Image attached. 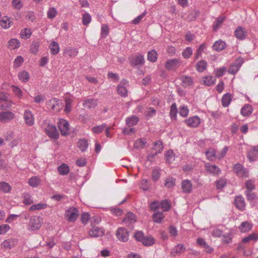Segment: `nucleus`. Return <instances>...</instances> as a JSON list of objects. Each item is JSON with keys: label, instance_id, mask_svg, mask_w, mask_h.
Masks as SVG:
<instances>
[{"label": "nucleus", "instance_id": "f257e3e1", "mask_svg": "<svg viewBox=\"0 0 258 258\" xmlns=\"http://www.w3.org/2000/svg\"><path fill=\"white\" fill-rule=\"evenodd\" d=\"M233 172L239 178H247L249 176L248 170L239 163L234 164L232 166Z\"/></svg>", "mask_w": 258, "mask_h": 258}, {"label": "nucleus", "instance_id": "f03ea898", "mask_svg": "<svg viewBox=\"0 0 258 258\" xmlns=\"http://www.w3.org/2000/svg\"><path fill=\"white\" fill-rule=\"evenodd\" d=\"M131 65L133 67H138L143 66L145 62L144 56L141 54L132 55L130 57Z\"/></svg>", "mask_w": 258, "mask_h": 258}, {"label": "nucleus", "instance_id": "7ed1b4c3", "mask_svg": "<svg viewBox=\"0 0 258 258\" xmlns=\"http://www.w3.org/2000/svg\"><path fill=\"white\" fill-rule=\"evenodd\" d=\"M42 218L40 216H34L32 217L29 222V226L32 230L39 229L42 225Z\"/></svg>", "mask_w": 258, "mask_h": 258}, {"label": "nucleus", "instance_id": "20e7f679", "mask_svg": "<svg viewBox=\"0 0 258 258\" xmlns=\"http://www.w3.org/2000/svg\"><path fill=\"white\" fill-rule=\"evenodd\" d=\"M65 215L69 222H74L79 216L78 210L76 208L71 207L66 211Z\"/></svg>", "mask_w": 258, "mask_h": 258}, {"label": "nucleus", "instance_id": "39448f33", "mask_svg": "<svg viewBox=\"0 0 258 258\" xmlns=\"http://www.w3.org/2000/svg\"><path fill=\"white\" fill-rule=\"evenodd\" d=\"M45 132L47 135L51 139L56 140L59 138V133L55 125L48 124L45 128Z\"/></svg>", "mask_w": 258, "mask_h": 258}, {"label": "nucleus", "instance_id": "423d86ee", "mask_svg": "<svg viewBox=\"0 0 258 258\" xmlns=\"http://www.w3.org/2000/svg\"><path fill=\"white\" fill-rule=\"evenodd\" d=\"M15 117V114L12 111H7L0 112V121L2 123L10 122Z\"/></svg>", "mask_w": 258, "mask_h": 258}, {"label": "nucleus", "instance_id": "0eeeda50", "mask_svg": "<svg viewBox=\"0 0 258 258\" xmlns=\"http://www.w3.org/2000/svg\"><path fill=\"white\" fill-rule=\"evenodd\" d=\"M57 126L62 136H67L69 134V123L67 120L63 119H60Z\"/></svg>", "mask_w": 258, "mask_h": 258}, {"label": "nucleus", "instance_id": "6e6552de", "mask_svg": "<svg viewBox=\"0 0 258 258\" xmlns=\"http://www.w3.org/2000/svg\"><path fill=\"white\" fill-rule=\"evenodd\" d=\"M118 239L123 242H126L128 239V232L125 228H119L116 232Z\"/></svg>", "mask_w": 258, "mask_h": 258}, {"label": "nucleus", "instance_id": "1a4fd4ad", "mask_svg": "<svg viewBox=\"0 0 258 258\" xmlns=\"http://www.w3.org/2000/svg\"><path fill=\"white\" fill-rule=\"evenodd\" d=\"M180 64L179 59L177 58L169 59L165 63V67L168 70H173L178 68Z\"/></svg>", "mask_w": 258, "mask_h": 258}, {"label": "nucleus", "instance_id": "9d476101", "mask_svg": "<svg viewBox=\"0 0 258 258\" xmlns=\"http://www.w3.org/2000/svg\"><path fill=\"white\" fill-rule=\"evenodd\" d=\"M185 122L189 127H196L200 124V119L197 116H195L185 120Z\"/></svg>", "mask_w": 258, "mask_h": 258}, {"label": "nucleus", "instance_id": "9b49d317", "mask_svg": "<svg viewBox=\"0 0 258 258\" xmlns=\"http://www.w3.org/2000/svg\"><path fill=\"white\" fill-rule=\"evenodd\" d=\"M24 118L26 123L29 126H32L34 123V118L31 111L26 110L24 113Z\"/></svg>", "mask_w": 258, "mask_h": 258}, {"label": "nucleus", "instance_id": "f8f14e48", "mask_svg": "<svg viewBox=\"0 0 258 258\" xmlns=\"http://www.w3.org/2000/svg\"><path fill=\"white\" fill-rule=\"evenodd\" d=\"M235 37L239 40H243L246 38L247 32L242 27L238 26L234 31Z\"/></svg>", "mask_w": 258, "mask_h": 258}, {"label": "nucleus", "instance_id": "ddd939ff", "mask_svg": "<svg viewBox=\"0 0 258 258\" xmlns=\"http://www.w3.org/2000/svg\"><path fill=\"white\" fill-rule=\"evenodd\" d=\"M89 234L91 237H98L102 236L104 234V231L101 228L97 226H92L89 231Z\"/></svg>", "mask_w": 258, "mask_h": 258}, {"label": "nucleus", "instance_id": "4468645a", "mask_svg": "<svg viewBox=\"0 0 258 258\" xmlns=\"http://www.w3.org/2000/svg\"><path fill=\"white\" fill-rule=\"evenodd\" d=\"M258 157V146H254L247 154V158L250 162L255 161Z\"/></svg>", "mask_w": 258, "mask_h": 258}, {"label": "nucleus", "instance_id": "2eb2a0df", "mask_svg": "<svg viewBox=\"0 0 258 258\" xmlns=\"http://www.w3.org/2000/svg\"><path fill=\"white\" fill-rule=\"evenodd\" d=\"M235 205L240 210H243L245 208V201L241 196H237L235 198Z\"/></svg>", "mask_w": 258, "mask_h": 258}, {"label": "nucleus", "instance_id": "dca6fc26", "mask_svg": "<svg viewBox=\"0 0 258 258\" xmlns=\"http://www.w3.org/2000/svg\"><path fill=\"white\" fill-rule=\"evenodd\" d=\"M97 105V100L94 98H89L85 100L83 102V106L89 109L94 108Z\"/></svg>", "mask_w": 258, "mask_h": 258}, {"label": "nucleus", "instance_id": "f3484780", "mask_svg": "<svg viewBox=\"0 0 258 258\" xmlns=\"http://www.w3.org/2000/svg\"><path fill=\"white\" fill-rule=\"evenodd\" d=\"M163 149V145L162 141L159 140L154 143L153 147L151 149V151L154 152L157 155L162 152Z\"/></svg>", "mask_w": 258, "mask_h": 258}, {"label": "nucleus", "instance_id": "a211bd4d", "mask_svg": "<svg viewBox=\"0 0 258 258\" xmlns=\"http://www.w3.org/2000/svg\"><path fill=\"white\" fill-rule=\"evenodd\" d=\"M252 227V223L248 221H244L241 223L238 227V229L241 232H248L251 229Z\"/></svg>", "mask_w": 258, "mask_h": 258}, {"label": "nucleus", "instance_id": "6ab92c4d", "mask_svg": "<svg viewBox=\"0 0 258 258\" xmlns=\"http://www.w3.org/2000/svg\"><path fill=\"white\" fill-rule=\"evenodd\" d=\"M205 168L207 171L213 174H218L221 172L220 169L218 166L210 163H206L205 164Z\"/></svg>", "mask_w": 258, "mask_h": 258}, {"label": "nucleus", "instance_id": "aec40b11", "mask_svg": "<svg viewBox=\"0 0 258 258\" xmlns=\"http://www.w3.org/2000/svg\"><path fill=\"white\" fill-rule=\"evenodd\" d=\"M181 188L183 192L190 193L192 189V184L190 181L187 179L183 180L181 183Z\"/></svg>", "mask_w": 258, "mask_h": 258}, {"label": "nucleus", "instance_id": "412c9836", "mask_svg": "<svg viewBox=\"0 0 258 258\" xmlns=\"http://www.w3.org/2000/svg\"><path fill=\"white\" fill-rule=\"evenodd\" d=\"M245 195L246 196L247 200L249 201L253 205L257 203V197L254 192L249 191L248 190H245Z\"/></svg>", "mask_w": 258, "mask_h": 258}, {"label": "nucleus", "instance_id": "4be33fe9", "mask_svg": "<svg viewBox=\"0 0 258 258\" xmlns=\"http://www.w3.org/2000/svg\"><path fill=\"white\" fill-rule=\"evenodd\" d=\"M181 85L184 87L190 86L193 84V80L191 77L187 76H182L180 77Z\"/></svg>", "mask_w": 258, "mask_h": 258}, {"label": "nucleus", "instance_id": "5701e85b", "mask_svg": "<svg viewBox=\"0 0 258 258\" xmlns=\"http://www.w3.org/2000/svg\"><path fill=\"white\" fill-rule=\"evenodd\" d=\"M197 243L202 247L205 248L207 253H211L213 250V248H211L206 243L205 239L202 238L200 237L198 238Z\"/></svg>", "mask_w": 258, "mask_h": 258}, {"label": "nucleus", "instance_id": "b1692460", "mask_svg": "<svg viewBox=\"0 0 258 258\" xmlns=\"http://www.w3.org/2000/svg\"><path fill=\"white\" fill-rule=\"evenodd\" d=\"M253 111L252 106L249 104H245L241 109V114L244 116L251 115Z\"/></svg>", "mask_w": 258, "mask_h": 258}, {"label": "nucleus", "instance_id": "393cba45", "mask_svg": "<svg viewBox=\"0 0 258 258\" xmlns=\"http://www.w3.org/2000/svg\"><path fill=\"white\" fill-rule=\"evenodd\" d=\"M226 46V44L224 41L219 40L214 43L213 48L217 51H220L224 49Z\"/></svg>", "mask_w": 258, "mask_h": 258}, {"label": "nucleus", "instance_id": "a878e982", "mask_svg": "<svg viewBox=\"0 0 258 258\" xmlns=\"http://www.w3.org/2000/svg\"><path fill=\"white\" fill-rule=\"evenodd\" d=\"M185 250V247L182 244H178L172 249L171 253L172 255L175 256L178 254L183 253Z\"/></svg>", "mask_w": 258, "mask_h": 258}, {"label": "nucleus", "instance_id": "bb28decb", "mask_svg": "<svg viewBox=\"0 0 258 258\" xmlns=\"http://www.w3.org/2000/svg\"><path fill=\"white\" fill-rule=\"evenodd\" d=\"M18 77L19 80L22 82L24 83L28 82L30 78L29 73L25 71H22L19 72L18 74Z\"/></svg>", "mask_w": 258, "mask_h": 258}, {"label": "nucleus", "instance_id": "cd10ccee", "mask_svg": "<svg viewBox=\"0 0 258 258\" xmlns=\"http://www.w3.org/2000/svg\"><path fill=\"white\" fill-rule=\"evenodd\" d=\"M222 104L224 107H227L231 101V95L230 93H226L222 98Z\"/></svg>", "mask_w": 258, "mask_h": 258}, {"label": "nucleus", "instance_id": "c85d7f7f", "mask_svg": "<svg viewBox=\"0 0 258 258\" xmlns=\"http://www.w3.org/2000/svg\"><path fill=\"white\" fill-rule=\"evenodd\" d=\"M12 189L11 186L7 182L2 181L0 182V191L4 193L10 192Z\"/></svg>", "mask_w": 258, "mask_h": 258}, {"label": "nucleus", "instance_id": "c756f323", "mask_svg": "<svg viewBox=\"0 0 258 258\" xmlns=\"http://www.w3.org/2000/svg\"><path fill=\"white\" fill-rule=\"evenodd\" d=\"M49 48L51 53L53 55L57 54L59 51L58 44L55 41H53L50 44Z\"/></svg>", "mask_w": 258, "mask_h": 258}, {"label": "nucleus", "instance_id": "7c9ffc66", "mask_svg": "<svg viewBox=\"0 0 258 258\" xmlns=\"http://www.w3.org/2000/svg\"><path fill=\"white\" fill-rule=\"evenodd\" d=\"M147 142L145 139H139L136 141L134 143V148L143 149L146 144Z\"/></svg>", "mask_w": 258, "mask_h": 258}, {"label": "nucleus", "instance_id": "2f4dec72", "mask_svg": "<svg viewBox=\"0 0 258 258\" xmlns=\"http://www.w3.org/2000/svg\"><path fill=\"white\" fill-rule=\"evenodd\" d=\"M73 102V98L72 97H66L65 98V103L66 106L64 108V111L68 113L70 112L72 108V104Z\"/></svg>", "mask_w": 258, "mask_h": 258}, {"label": "nucleus", "instance_id": "473e14b6", "mask_svg": "<svg viewBox=\"0 0 258 258\" xmlns=\"http://www.w3.org/2000/svg\"><path fill=\"white\" fill-rule=\"evenodd\" d=\"M258 239V234L252 233L248 235L247 237L242 239V241L243 243L249 242L251 240L256 241Z\"/></svg>", "mask_w": 258, "mask_h": 258}, {"label": "nucleus", "instance_id": "72a5a7b5", "mask_svg": "<svg viewBox=\"0 0 258 258\" xmlns=\"http://www.w3.org/2000/svg\"><path fill=\"white\" fill-rule=\"evenodd\" d=\"M155 239L152 236H145L142 243L146 246H150L155 243Z\"/></svg>", "mask_w": 258, "mask_h": 258}, {"label": "nucleus", "instance_id": "f704fd0d", "mask_svg": "<svg viewBox=\"0 0 258 258\" xmlns=\"http://www.w3.org/2000/svg\"><path fill=\"white\" fill-rule=\"evenodd\" d=\"M160 207L163 209V211L167 212L170 210L171 204L168 200H164L160 203Z\"/></svg>", "mask_w": 258, "mask_h": 258}, {"label": "nucleus", "instance_id": "c9c22d12", "mask_svg": "<svg viewBox=\"0 0 258 258\" xmlns=\"http://www.w3.org/2000/svg\"><path fill=\"white\" fill-rule=\"evenodd\" d=\"M216 79H213V77L211 76H206L203 78V83L205 85L210 86L215 84Z\"/></svg>", "mask_w": 258, "mask_h": 258}, {"label": "nucleus", "instance_id": "e433bc0d", "mask_svg": "<svg viewBox=\"0 0 258 258\" xmlns=\"http://www.w3.org/2000/svg\"><path fill=\"white\" fill-rule=\"evenodd\" d=\"M207 63L205 60H200L196 64V69L199 72H204L207 68Z\"/></svg>", "mask_w": 258, "mask_h": 258}, {"label": "nucleus", "instance_id": "4c0bfd02", "mask_svg": "<svg viewBox=\"0 0 258 258\" xmlns=\"http://www.w3.org/2000/svg\"><path fill=\"white\" fill-rule=\"evenodd\" d=\"M40 179L37 176H33L30 178L28 181L29 185L32 187H37L40 183Z\"/></svg>", "mask_w": 258, "mask_h": 258}, {"label": "nucleus", "instance_id": "58836bf2", "mask_svg": "<svg viewBox=\"0 0 258 258\" xmlns=\"http://www.w3.org/2000/svg\"><path fill=\"white\" fill-rule=\"evenodd\" d=\"M139 121V118L136 116H132L126 119V123L128 126L136 125Z\"/></svg>", "mask_w": 258, "mask_h": 258}, {"label": "nucleus", "instance_id": "ea45409f", "mask_svg": "<svg viewBox=\"0 0 258 258\" xmlns=\"http://www.w3.org/2000/svg\"><path fill=\"white\" fill-rule=\"evenodd\" d=\"M70 171L69 166L65 164H62L58 167V171L60 175H67Z\"/></svg>", "mask_w": 258, "mask_h": 258}, {"label": "nucleus", "instance_id": "a19ab883", "mask_svg": "<svg viewBox=\"0 0 258 258\" xmlns=\"http://www.w3.org/2000/svg\"><path fill=\"white\" fill-rule=\"evenodd\" d=\"M136 216L132 212H128L123 219V222H129L130 223H134L136 221Z\"/></svg>", "mask_w": 258, "mask_h": 258}, {"label": "nucleus", "instance_id": "79ce46f5", "mask_svg": "<svg viewBox=\"0 0 258 258\" xmlns=\"http://www.w3.org/2000/svg\"><path fill=\"white\" fill-rule=\"evenodd\" d=\"M78 147L82 152H84L88 147L87 141L85 139H80Z\"/></svg>", "mask_w": 258, "mask_h": 258}, {"label": "nucleus", "instance_id": "37998d69", "mask_svg": "<svg viewBox=\"0 0 258 258\" xmlns=\"http://www.w3.org/2000/svg\"><path fill=\"white\" fill-rule=\"evenodd\" d=\"M20 42L17 39H12L9 41V47L12 49H16L19 47Z\"/></svg>", "mask_w": 258, "mask_h": 258}, {"label": "nucleus", "instance_id": "c03bdc74", "mask_svg": "<svg viewBox=\"0 0 258 258\" xmlns=\"http://www.w3.org/2000/svg\"><path fill=\"white\" fill-rule=\"evenodd\" d=\"M117 91L121 97H125L127 96V90L124 86L119 85L117 88Z\"/></svg>", "mask_w": 258, "mask_h": 258}, {"label": "nucleus", "instance_id": "a18cd8bd", "mask_svg": "<svg viewBox=\"0 0 258 258\" xmlns=\"http://www.w3.org/2000/svg\"><path fill=\"white\" fill-rule=\"evenodd\" d=\"M147 59L151 62H155L157 59V53L156 51L152 50L148 52Z\"/></svg>", "mask_w": 258, "mask_h": 258}, {"label": "nucleus", "instance_id": "49530a36", "mask_svg": "<svg viewBox=\"0 0 258 258\" xmlns=\"http://www.w3.org/2000/svg\"><path fill=\"white\" fill-rule=\"evenodd\" d=\"M177 112V107L175 103L172 104L170 109V116L171 120H175L176 118V114Z\"/></svg>", "mask_w": 258, "mask_h": 258}, {"label": "nucleus", "instance_id": "de8ad7c7", "mask_svg": "<svg viewBox=\"0 0 258 258\" xmlns=\"http://www.w3.org/2000/svg\"><path fill=\"white\" fill-rule=\"evenodd\" d=\"M164 216L162 212L155 213L153 215V220L156 223H160L164 219Z\"/></svg>", "mask_w": 258, "mask_h": 258}, {"label": "nucleus", "instance_id": "09e8293b", "mask_svg": "<svg viewBox=\"0 0 258 258\" xmlns=\"http://www.w3.org/2000/svg\"><path fill=\"white\" fill-rule=\"evenodd\" d=\"M0 24L3 28L7 29L11 27V22L10 21L9 18L5 17L1 20Z\"/></svg>", "mask_w": 258, "mask_h": 258}, {"label": "nucleus", "instance_id": "8fccbe9b", "mask_svg": "<svg viewBox=\"0 0 258 258\" xmlns=\"http://www.w3.org/2000/svg\"><path fill=\"white\" fill-rule=\"evenodd\" d=\"M175 179L172 177H168L165 180V186L168 188H172L175 185Z\"/></svg>", "mask_w": 258, "mask_h": 258}, {"label": "nucleus", "instance_id": "3c124183", "mask_svg": "<svg viewBox=\"0 0 258 258\" xmlns=\"http://www.w3.org/2000/svg\"><path fill=\"white\" fill-rule=\"evenodd\" d=\"M32 34V32L30 29L25 28L23 29L20 33L21 38L27 39L29 38Z\"/></svg>", "mask_w": 258, "mask_h": 258}, {"label": "nucleus", "instance_id": "603ef678", "mask_svg": "<svg viewBox=\"0 0 258 258\" xmlns=\"http://www.w3.org/2000/svg\"><path fill=\"white\" fill-rule=\"evenodd\" d=\"M91 20V15L86 12L83 14L82 16V23L84 25L87 26L88 24H89Z\"/></svg>", "mask_w": 258, "mask_h": 258}, {"label": "nucleus", "instance_id": "864d4df0", "mask_svg": "<svg viewBox=\"0 0 258 258\" xmlns=\"http://www.w3.org/2000/svg\"><path fill=\"white\" fill-rule=\"evenodd\" d=\"M225 18L222 16H220L217 18L215 24L213 26V29L214 31H216L220 28L222 24L224 22Z\"/></svg>", "mask_w": 258, "mask_h": 258}, {"label": "nucleus", "instance_id": "5fc2aeb1", "mask_svg": "<svg viewBox=\"0 0 258 258\" xmlns=\"http://www.w3.org/2000/svg\"><path fill=\"white\" fill-rule=\"evenodd\" d=\"M145 236L143 231H137L134 234V237L137 241L142 242Z\"/></svg>", "mask_w": 258, "mask_h": 258}, {"label": "nucleus", "instance_id": "6e6d98bb", "mask_svg": "<svg viewBox=\"0 0 258 258\" xmlns=\"http://www.w3.org/2000/svg\"><path fill=\"white\" fill-rule=\"evenodd\" d=\"M207 158L210 161H213L216 156V153L214 149H210L206 152Z\"/></svg>", "mask_w": 258, "mask_h": 258}, {"label": "nucleus", "instance_id": "4d7b16f0", "mask_svg": "<svg viewBox=\"0 0 258 258\" xmlns=\"http://www.w3.org/2000/svg\"><path fill=\"white\" fill-rule=\"evenodd\" d=\"M11 87L12 88V91L15 95H16L19 98H21L23 96L22 90L18 87L15 85H12Z\"/></svg>", "mask_w": 258, "mask_h": 258}, {"label": "nucleus", "instance_id": "13d9d810", "mask_svg": "<svg viewBox=\"0 0 258 258\" xmlns=\"http://www.w3.org/2000/svg\"><path fill=\"white\" fill-rule=\"evenodd\" d=\"M245 187L246 188V190L251 191L255 188L254 181L251 179L247 180L245 183Z\"/></svg>", "mask_w": 258, "mask_h": 258}, {"label": "nucleus", "instance_id": "bf43d9fd", "mask_svg": "<svg viewBox=\"0 0 258 258\" xmlns=\"http://www.w3.org/2000/svg\"><path fill=\"white\" fill-rule=\"evenodd\" d=\"M47 17L50 19H53L57 15V11L54 8H50L47 13Z\"/></svg>", "mask_w": 258, "mask_h": 258}, {"label": "nucleus", "instance_id": "052dcab7", "mask_svg": "<svg viewBox=\"0 0 258 258\" xmlns=\"http://www.w3.org/2000/svg\"><path fill=\"white\" fill-rule=\"evenodd\" d=\"M156 110L154 108H149L145 112L146 119H148L149 118L154 116L156 114Z\"/></svg>", "mask_w": 258, "mask_h": 258}, {"label": "nucleus", "instance_id": "680f3d73", "mask_svg": "<svg viewBox=\"0 0 258 258\" xmlns=\"http://www.w3.org/2000/svg\"><path fill=\"white\" fill-rule=\"evenodd\" d=\"M227 183V180L224 178H221L216 181V187L218 189L223 188Z\"/></svg>", "mask_w": 258, "mask_h": 258}, {"label": "nucleus", "instance_id": "e2e57ef3", "mask_svg": "<svg viewBox=\"0 0 258 258\" xmlns=\"http://www.w3.org/2000/svg\"><path fill=\"white\" fill-rule=\"evenodd\" d=\"M109 33V27L108 25L104 24L101 27V35L102 38H106Z\"/></svg>", "mask_w": 258, "mask_h": 258}, {"label": "nucleus", "instance_id": "0e129e2a", "mask_svg": "<svg viewBox=\"0 0 258 258\" xmlns=\"http://www.w3.org/2000/svg\"><path fill=\"white\" fill-rule=\"evenodd\" d=\"M106 127V124L104 123L100 125H98L97 126H95L92 128V131L93 133L95 134H100L101 133L103 130Z\"/></svg>", "mask_w": 258, "mask_h": 258}, {"label": "nucleus", "instance_id": "69168bd1", "mask_svg": "<svg viewBox=\"0 0 258 258\" xmlns=\"http://www.w3.org/2000/svg\"><path fill=\"white\" fill-rule=\"evenodd\" d=\"M46 207V204L39 203L32 205L30 208V211H34L36 210H41L45 209Z\"/></svg>", "mask_w": 258, "mask_h": 258}, {"label": "nucleus", "instance_id": "338daca9", "mask_svg": "<svg viewBox=\"0 0 258 258\" xmlns=\"http://www.w3.org/2000/svg\"><path fill=\"white\" fill-rule=\"evenodd\" d=\"M226 69L225 67H222L216 69L214 71L215 76L218 78L222 77V76L224 75V73L226 72Z\"/></svg>", "mask_w": 258, "mask_h": 258}, {"label": "nucleus", "instance_id": "774afa93", "mask_svg": "<svg viewBox=\"0 0 258 258\" xmlns=\"http://www.w3.org/2000/svg\"><path fill=\"white\" fill-rule=\"evenodd\" d=\"M160 176V170L158 169L155 168L153 170L152 173V179L154 181H157Z\"/></svg>", "mask_w": 258, "mask_h": 258}]
</instances>
